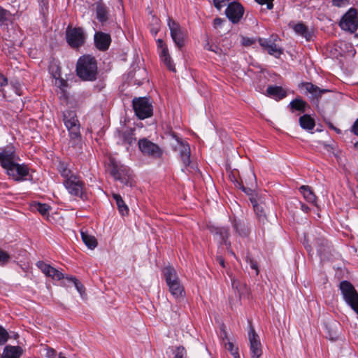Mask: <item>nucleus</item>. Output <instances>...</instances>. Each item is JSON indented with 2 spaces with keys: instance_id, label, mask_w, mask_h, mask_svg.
I'll return each mask as SVG.
<instances>
[{
  "instance_id": "nucleus-31",
  "label": "nucleus",
  "mask_w": 358,
  "mask_h": 358,
  "mask_svg": "<svg viewBox=\"0 0 358 358\" xmlns=\"http://www.w3.org/2000/svg\"><path fill=\"white\" fill-rule=\"evenodd\" d=\"M294 31L305 38L307 41H310L312 38V32L308 30V27L303 23H298L293 27Z\"/></svg>"
},
{
  "instance_id": "nucleus-13",
  "label": "nucleus",
  "mask_w": 358,
  "mask_h": 358,
  "mask_svg": "<svg viewBox=\"0 0 358 358\" xmlns=\"http://www.w3.org/2000/svg\"><path fill=\"white\" fill-rule=\"evenodd\" d=\"M208 229L211 234L219 239L220 243L225 245L229 252L234 255V253L230 250L231 242L228 240L230 235L229 229L224 227L210 226Z\"/></svg>"
},
{
  "instance_id": "nucleus-47",
  "label": "nucleus",
  "mask_w": 358,
  "mask_h": 358,
  "mask_svg": "<svg viewBox=\"0 0 358 358\" xmlns=\"http://www.w3.org/2000/svg\"><path fill=\"white\" fill-rule=\"evenodd\" d=\"M8 83L7 78L3 75L0 73V96L5 97L6 95L3 92V87Z\"/></svg>"
},
{
  "instance_id": "nucleus-42",
  "label": "nucleus",
  "mask_w": 358,
  "mask_h": 358,
  "mask_svg": "<svg viewBox=\"0 0 358 358\" xmlns=\"http://www.w3.org/2000/svg\"><path fill=\"white\" fill-rule=\"evenodd\" d=\"M10 259V255L7 252L0 249V266L6 265Z\"/></svg>"
},
{
  "instance_id": "nucleus-38",
  "label": "nucleus",
  "mask_w": 358,
  "mask_h": 358,
  "mask_svg": "<svg viewBox=\"0 0 358 358\" xmlns=\"http://www.w3.org/2000/svg\"><path fill=\"white\" fill-rule=\"evenodd\" d=\"M66 279L73 282L77 291L80 293L81 297H83L84 295L85 294V287L75 277H66Z\"/></svg>"
},
{
  "instance_id": "nucleus-55",
  "label": "nucleus",
  "mask_w": 358,
  "mask_h": 358,
  "mask_svg": "<svg viewBox=\"0 0 358 358\" xmlns=\"http://www.w3.org/2000/svg\"><path fill=\"white\" fill-rule=\"evenodd\" d=\"M355 135L358 136V118L355 120L350 129Z\"/></svg>"
},
{
  "instance_id": "nucleus-28",
  "label": "nucleus",
  "mask_w": 358,
  "mask_h": 358,
  "mask_svg": "<svg viewBox=\"0 0 358 358\" xmlns=\"http://www.w3.org/2000/svg\"><path fill=\"white\" fill-rule=\"evenodd\" d=\"M81 238L85 245L90 250H94L97 246V241L96 238L87 233V231L81 229Z\"/></svg>"
},
{
  "instance_id": "nucleus-33",
  "label": "nucleus",
  "mask_w": 358,
  "mask_h": 358,
  "mask_svg": "<svg viewBox=\"0 0 358 358\" xmlns=\"http://www.w3.org/2000/svg\"><path fill=\"white\" fill-rule=\"evenodd\" d=\"M169 292L172 294V296L178 299L180 297L183 296L184 295V288L181 285L180 282H175L174 283H172L169 285H168Z\"/></svg>"
},
{
  "instance_id": "nucleus-23",
  "label": "nucleus",
  "mask_w": 358,
  "mask_h": 358,
  "mask_svg": "<svg viewBox=\"0 0 358 358\" xmlns=\"http://www.w3.org/2000/svg\"><path fill=\"white\" fill-rule=\"evenodd\" d=\"M302 85L305 90L312 95L313 99H318L321 97L323 94L329 92L328 90L320 89L311 83H303Z\"/></svg>"
},
{
  "instance_id": "nucleus-53",
  "label": "nucleus",
  "mask_w": 358,
  "mask_h": 358,
  "mask_svg": "<svg viewBox=\"0 0 358 358\" xmlns=\"http://www.w3.org/2000/svg\"><path fill=\"white\" fill-rule=\"evenodd\" d=\"M46 357L48 358H57V352L52 348H48L46 352Z\"/></svg>"
},
{
  "instance_id": "nucleus-52",
  "label": "nucleus",
  "mask_w": 358,
  "mask_h": 358,
  "mask_svg": "<svg viewBox=\"0 0 358 358\" xmlns=\"http://www.w3.org/2000/svg\"><path fill=\"white\" fill-rule=\"evenodd\" d=\"M348 1L349 0H332V3L335 6L341 7L347 4Z\"/></svg>"
},
{
  "instance_id": "nucleus-14",
  "label": "nucleus",
  "mask_w": 358,
  "mask_h": 358,
  "mask_svg": "<svg viewBox=\"0 0 358 358\" xmlns=\"http://www.w3.org/2000/svg\"><path fill=\"white\" fill-rule=\"evenodd\" d=\"M357 13L355 10H350L345 13L340 22L342 29L349 31L351 33L355 32L358 27L357 20Z\"/></svg>"
},
{
  "instance_id": "nucleus-39",
  "label": "nucleus",
  "mask_w": 358,
  "mask_h": 358,
  "mask_svg": "<svg viewBox=\"0 0 358 358\" xmlns=\"http://www.w3.org/2000/svg\"><path fill=\"white\" fill-rule=\"evenodd\" d=\"M173 354V358H187V350L182 345L176 347Z\"/></svg>"
},
{
  "instance_id": "nucleus-45",
  "label": "nucleus",
  "mask_w": 358,
  "mask_h": 358,
  "mask_svg": "<svg viewBox=\"0 0 358 358\" xmlns=\"http://www.w3.org/2000/svg\"><path fill=\"white\" fill-rule=\"evenodd\" d=\"M204 48L207 50L212 51L216 54H220L222 50L220 48H219L217 45L211 44L209 42H207L205 45Z\"/></svg>"
},
{
  "instance_id": "nucleus-40",
  "label": "nucleus",
  "mask_w": 358,
  "mask_h": 358,
  "mask_svg": "<svg viewBox=\"0 0 358 358\" xmlns=\"http://www.w3.org/2000/svg\"><path fill=\"white\" fill-rule=\"evenodd\" d=\"M225 348L228 351L231 352V355L234 358H240L238 349L233 344V343L228 341L227 343H225Z\"/></svg>"
},
{
  "instance_id": "nucleus-50",
  "label": "nucleus",
  "mask_w": 358,
  "mask_h": 358,
  "mask_svg": "<svg viewBox=\"0 0 358 358\" xmlns=\"http://www.w3.org/2000/svg\"><path fill=\"white\" fill-rule=\"evenodd\" d=\"M257 3L261 5L266 4V8L268 10H271L273 8V0H255Z\"/></svg>"
},
{
  "instance_id": "nucleus-26",
  "label": "nucleus",
  "mask_w": 358,
  "mask_h": 358,
  "mask_svg": "<svg viewBox=\"0 0 358 358\" xmlns=\"http://www.w3.org/2000/svg\"><path fill=\"white\" fill-rule=\"evenodd\" d=\"M167 286L180 281L176 271L171 266H166L162 271Z\"/></svg>"
},
{
  "instance_id": "nucleus-19",
  "label": "nucleus",
  "mask_w": 358,
  "mask_h": 358,
  "mask_svg": "<svg viewBox=\"0 0 358 358\" xmlns=\"http://www.w3.org/2000/svg\"><path fill=\"white\" fill-rule=\"evenodd\" d=\"M252 203L254 211L258 220L259 224L264 227L268 223V219L265 210V203L260 201L259 202L256 199H250Z\"/></svg>"
},
{
  "instance_id": "nucleus-18",
  "label": "nucleus",
  "mask_w": 358,
  "mask_h": 358,
  "mask_svg": "<svg viewBox=\"0 0 358 358\" xmlns=\"http://www.w3.org/2000/svg\"><path fill=\"white\" fill-rule=\"evenodd\" d=\"M173 138L177 141L178 144L175 146V150L178 151L182 163L185 166L189 165L190 161V147L188 143L182 141L176 135H173Z\"/></svg>"
},
{
  "instance_id": "nucleus-60",
  "label": "nucleus",
  "mask_w": 358,
  "mask_h": 358,
  "mask_svg": "<svg viewBox=\"0 0 358 358\" xmlns=\"http://www.w3.org/2000/svg\"><path fill=\"white\" fill-rule=\"evenodd\" d=\"M59 87H65L67 86V83H66V81L62 79L59 81Z\"/></svg>"
},
{
  "instance_id": "nucleus-3",
  "label": "nucleus",
  "mask_w": 358,
  "mask_h": 358,
  "mask_svg": "<svg viewBox=\"0 0 358 358\" xmlns=\"http://www.w3.org/2000/svg\"><path fill=\"white\" fill-rule=\"evenodd\" d=\"M339 289L345 303L358 315V292L351 282L343 280Z\"/></svg>"
},
{
  "instance_id": "nucleus-11",
  "label": "nucleus",
  "mask_w": 358,
  "mask_h": 358,
  "mask_svg": "<svg viewBox=\"0 0 358 358\" xmlns=\"http://www.w3.org/2000/svg\"><path fill=\"white\" fill-rule=\"evenodd\" d=\"M168 26L170 29L171 36L178 48L185 45L186 33L180 25L175 20L169 17Z\"/></svg>"
},
{
  "instance_id": "nucleus-10",
  "label": "nucleus",
  "mask_w": 358,
  "mask_h": 358,
  "mask_svg": "<svg viewBox=\"0 0 358 358\" xmlns=\"http://www.w3.org/2000/svg\"><path fill=\"white\" fill-rule=\"evenodd\" d=\"M138 145L140 151L143 155L159 159L163 155V151L158 145L145 138L140 139L138 142Z\"/></svg>"
},
{
  "instance_id": "nucleus-15",
  "label": "nucleus",
  "mask_w": 358,
  "mask_h": 358,
  "mask_svg": "<svg viewBox=\"0 0 358 358\" xmlns=\"http://www.w3.org/2000/svg\"><path fill=\"white\" fill-rule=\"evenodd\" d=\"M248 338L250 341L251 358L260 357L262 355V345L259 336L256 334L252 327H250L248 332Z\"/></svg>"
},
{
  "instance_id": "nucleus-35",
  "label": "nucleus",
  "mask_w": 358,
  "mask_h": 358,
  "mask_svg": "<svg viewBox=\"0 0 358 358\" xmlns=\"http://www.w3.org/2000/svg\"><path fill=\"white\" fill-rule=\"evenodd\" d=\"M96 17L98 20L103 24L108 19V10L106 6L99 4L96 6Z\"/></svg>"
},
{
  "instance_id": "nucleus-51",
  "label": "nucleus",
  "mask_w": 358,
  "mask_h": 358,
  "mask_svg": "<svg viewBox=\"0 0 358 358\" xmlns=\"http://www.w3.org/2000/svg\"><path fill=\"white\" fill-rule=\"evenodd\" d=\"M248 262L250 268L255 271L256 275H257L259 274L257 263L252 259H250Z\"/></svg>"
},
{
  "instance_id": "nucleus-36",
  "label": "nucleus",
  "mask_w": 358,
  "mask_h": 358,
  "mask_svg": "<svg viewBox=\"0 0 358 358\" xmlns=\"http://www.w3.org/2000/svg\"><path fill=\"white\" fill-rule=\"evenodd\" d=\"M233 227L236 231L241 236L246 237L250 234V229L243 222H237L236 220H234L233 222Z\"/></svg>"
},
{
  "instance_id": "nucleus-9",
  "label": "nucleus",
  "mask_w": 358,
  "mask_h": 358,
  "mask_svg": "<svg viewBox=\"0 0 358 358\" xmlns=\"http://www.w3.org/2000/svg\"><path fill=\"white\" fill-rule=\"evenodd\" d=\"M277 35H271L268 38H258L260 46L268 52V54L279 58L283 53V50L278 45L276 42L279 41Z\"/></svg>"
},
{
  "instance_id": "nucleus-57",
  "label": "nucleus",
  "mask_w": 358,
  "mask_h": 358,
  "mask_svg": "<svg viewBox=\"0 0 358 358\" xmlns=\"http://www.w3.org/2000/svg\"><path fill=\"white\" fill-rule=\"evenodd\" d=\"M223 20L220 18V17H216L214 21H213V24H214V27H220L223 22Z\"/></svg>"
},
{
  "instance_id": "nucleus-48",
  "label": "nucleus",
  "mask_w": 358,
  "mask_h": 358,
  "mask_svg": "<svg viewBox=\"0 0 358 358\" xmlns=\"http://www.w3.org/2000/svg\"><path fill=\"white\" fill-rule=\"evenodd\" d=\"M231 0H213V5L218 10H220L227 3L229 4L231 2Z\"/></svg>"
},
{
  "instance_id": "nucleus-58",
  "label": "nucleus",
  "mask_w": 358,
  "mask_h": 358,
  "mask_svg": "<svg viewBox=\"0 0 358 358\" xmlns=\"http://www.w3.org/2000/svg\"><path fill=\"white\" fill-rule=\"evenodd\" d=\"M217 261L218 262V263L220 264V265L224 268L225 267V262H224V259L222 257L220 256V257H217Z\"/></svg>"
},
{
  "instance_id": "nucleus-59",
  "label": "nucleus",
  "mask_w": 358,
  "mask_h": 358,
  "mask_svg": "<svg viewBox=\"0 0 358 358\" xmlns=\"http://www.w3.org/2000/svg\"><path fill=\"white\" fill-rule=\"evenodd\" d=\"M157 43L158 48H161L162 50H163V48H164V46H166V45L164 43L162 39H158L157 41Z\"/></svg>"
},
{
  "instance_id": "nucleus-62",
  "label": "nucleus",
  "mask_w": 358,
  "mask_h": 358,
  "mask_svg": "<svg viewBox=\"0 0 358 358\" xmlns=\"http://www.w3.org/2000/svg\"><path fill=\"white\" fill-rule=\"evenodd\" d=\"M330 127L332 128L333 129H335V127L332 124L330 125Z\"/></svg>"
},
{
  "instance_id": "nucleus-63",
  "label": "nucleus",
  "mask_w": 358,
  "mask_h": 358,
  "mask_svg": "<svg viewBox=\"0 0 358 358\" xmlns=\"http://www.w3.org/2000/svg\"><path fill=\"white\" fill-rule=\"evenodd\" d=\"M355 147L358 148V142L355 144Z\"/></svg>"
},
{
  "instance_id": "nucleus-20",
  "label": "nucleus",
  "mask_w": 358,
  "mask_h": 358,
  "mask_svg": "<svg viewBox=\"0 0 358 358\" xmlns=\"http://www.w3.org/2000/svg\"><path fill=\"white\" fill-rule=\"evenodd\" d=\"M36 266L46 276L50 277L54 280H59L64 278L62 272L42 261H38L36 263Z\"/></svg>"
},
{
  "instance_id": "nucleus-54",
  "label": "nucleus",
  "mask_w": 358,
  "mask_h": 358,
  "mask_svg": "<svg viewBox=\"0 0 358 358\" xmlns=\"http://www.w3.org/2000/svg\"><path fill=\"white\" fill-rule=\"evenodd\" d=\"M13 89L15 90V92L18 96H20L22 94V90L20 84L19 83H16L13 85Z\"/></svg>"
},
{
  "instance_id": "nucleus-5",
  "label": "nucleus",
  "mask_w": 358,
  "mask_h": 358,
  "mask_svg": "<svg viewBox=\"0 0 358 358\" xmlns=\"http://www.w3.org/2000/svg\"><path fill=\"white\" fill-rule=\"evenodd\" d=\"M86 36L80 27L68 26L66 29V40L68 45L74 49L79 48L85 43Z\"/></svg>"
},
{
  "instance_id": "nucleus-44",
  "label": "nucleus",
  "mask_w": 358,
  "mask_h": 358,
  "mask_svg": "<svg viewBox=\"0 0 358 358\" xmlns=\"http://www.w3.org/2000/svg\"><path fill=\"white\" fill-rule=\"evenodd\" d=\"M9 338L8 331L0 325V345H4Z\"/></svg>"
},
{
  "instance_id": "nucleus-25",
  "label": "nucleus",
  "mask_w": 358,
  "mask_h": 358,
  "mask_svg": "<svg viewBox=\"0 0 358 358\" xmlns=\"http://www.w3.org/2000/svg\"><path fill=\"white\" fill-rule=\"evenodd\" d=\"M161 61L164 64L167 69L173 72L176 71L175 64L169 53L167 46H164L159 54Z\"/></svg>"
},
{
  "instance_id": "nucleus-16",
  "label": "nucleus",
  "mask_w": 358,
  "mask_h": 358,
  "mask_svg": "<svg viewBox=\"0 0 358 358\" xmlns=\"http://www.w3.org/2000/svg\"><path fill=\"white\" fill-rule=\"evenodd\" d=\"M135 129L131 128L122 127L117 129L116 136L118 138V143L121 145H131L136 141L134 134Z\"/></svg>"
},
{
  "instance_id": "nucleus-29",
  "label": "nucleus",
  "mask_w": 358,
  "mask_h": 358,
  "mask_svg": "<svg viewBox=\"0 0 358 358\" xmlns=\"http://www.w3.org/2000/svg\"><path fill=\"white\" fill-rule=\"evenodd\" d=\"M299 192L303 198L309 203L316 205V196L311 188L308 185H302L299 187Z\"/></svg>"
},
{
  "instance_id": "nucleus-4",
  "label": "nucleus",
  "mask_w": 358,
  "mask_h": 358,
  "mask_svg": "<svg viewBox=\"0 0 358 358\" xmlns=\"http://www.w3.org/2000/svg\"><path fill=\"white\" fill-rule=\"evenodd\" d=\"M132 106L136 115L140 120L151 117L153 114L152 103L147 97H135L132 101Z\"/></svg>"
},
{
  "instance_id": "nucleus-49",
  "label": "nucleus",
  "mask_w": 358,
  "mask_h": 358,
  "mask_svg": "<svg viewBox=\"0 0 358 358\" xmlns=\"http://www.w3.org/2000/svg\"><path fill=\"white\" fill-rule=\"evenodd\" d=\"M242 44L244 46H250L256 43V39L253 38L242 37Z\"/></svg>"
},
{
  "instance_id": "nucleus-12",
  "label": "nucleus",
  "mask_w": 358,
  "mask_h": 358,
  "mask_svg": "<svg viewBox=\"0 0 358 358\" xmlns=\"http://www.w3.org/2000/svg\"><path fill=\"white\" fill-rule=\"evenodd\" d=\"M243 14V6L236 1L230 2L225 10L226 16L233 24L238 23L242 19Z\"/></svg>"
},
{
  "instance_id": "nucleus-30",
  "label": "nucleus",
  "mask_w": 358,
  "mask_h": 358,
  "mask_svg": "<svg viewBox=\"0 0 358 358\" xmlns=\"http://www.w3.org/2000/svg\"><path fill=\"white\" fill-rule=\"evenodd\" d=\"M315 245L316 246L317 250L321 258L322 257H325L326 254L328 252L329 249V243L326 239L324 238H317L315 241Z\"/></svg>"
},
{
  "instance_id": "nucleus-27",
  "label": "nucleus",
  "mask_w": 358,
  "mask_h": 358,
  "mask_svg": "<svg viewBox=\"0 0 358 358\" xmlns=\"http://www.w3.org/2000/svg\"><path fill=\"white\" fill-rule=\"evenodd\" d=\"M267 94L277 100H280L287 96V92L280 86H268L266 90Z\"/></svg>"
},
{
  "instance_id": "nucleus-56",
  "label": "nucleus",
  "mask_w": 358,
  "mask_h": 358,
  "mask_svg": "<svg viewBox=\"0 0 358 358\" xmlns=\"http://www.w3.org/2000/svg\"><path fill=\"white\" fill-rule=\"evenodd\" d=\"M298 203L301 206V209L304 212V213H308L310 210V208L306 205L305 203L299 201H297Z\"/></svg>"
},
{
  "instance_id": "nucleus-7",
  "label": "nucleus",
  "mask_w": 358,
  "mask_h": 358,
  "mask_svg": "<svg viewBox=\"0 0 358 358\" xmlns=\"http://www.w3.org/2000/svg\"><path fill=\"white\" fill-rule=\"evenodd\" d=\"M64 185L71 195L78 196L83 200L87 198L85 183L78 176H71L69 179L64 180Z\"/></svg>"
},
{
  "instance_id": "nucleus-61",
  "label": "nucleus",
  "mask_w": 358,
  "mask_h": 358,
  "mask_svg": "<svg viewBox=\"0 0 358 358\" xmlns=\"http://www.w3.org/2000/svg\"><path fill=\"white\" fill-rule=\"evenodd\" d=\"M338 134H339L341 132V130L339 129H337L335 127V129H334Z\"/></svg>"
},
{
  "instance_id": "nucleus-32",
  "label": "nucleus",
  "mask_w": 358,
  "mask_h": 358,
  "mask_svg": "<svg viewBox=\"0 0 358 358\" xmlns=\"http://www.w3.org/2000/svg\"><path fill=\"white\" fill-rule=\"evenodd\" d=\"M299 121L300 126L306 130H311L315 126L314 119L307 114L301 116Z\"/></svg>"
},
{
  "instance_id": "nucleus-21",
  "label": "nucleus",
  "mask_w": 358,
  "mask_h": 358,
  "mask_svg": "<svg viewBox=\"0 0 358 358\" xmlns=\"http://www.w3.org/2000/svg\"><path fill=\"white\" fill-rule=\"evenodd\" d=\"M94 38L95 45L98 50L106 51L108 49L111 43L110 34L98 31L95 33Z\"/></svg>"
},
{
  "instance_id": "nucleus-8",
  "label": "nucleus",
  "mask_w": 358,
  "mask_h": 358,
  "mask_svg": "<svg viewBox=\"0 0 358 358\" xmlns=\"http://www.w3.org/2000/svg\"><path fill=\"white\" fill-rule=\"evenodd\" d=\"M7 174L12 177L15 181L20 182L27 180L26 177L29 175V168L24 164H17L13 161L3 168Z\"/></svg>"
},
{
  "instance_id": "nucleus-6",
  "label": "nucleus",
  "mask_w": 358,
  "mask_h": 358,
  "mask_svg": "<svg viewBox=\"0 0 358 358\" xmlns=\"http://www.w3.org/2000/svg\"><path fill=\"white\" fill-rule=\"evenodd\" d=\"M110 173L115 180H119L124 186L131 187L133 185V179L129 170L123 166H119L117 162L111 161Z\"/></svg>"
},
{
  "instance_id": "nucleus-43",
  "label": "nucleus",
  "mask_w": 358,
  "mask_h": 358,
  "mask_svg": "<svg viewBox=\"0 0 358 358\" xmlns=\"http://www.w3.org/2000/svg\"><path fill=\"white\" fill-rule=\"evenodd\" d=\"M231 180L234 183L235 186L237 188H239V189H242L247 194H252V190L251 188H248V187H244V185L242 184V182H239L235 178L234 179H231Z\"/></svg>"
},
{
  "instance_id": "nucleus-2",
  "label": "nucleus",
  "mask_w": 358,
  "mask_h": 358,
  "mask_svg": "<svg viewBox=\"0 0 358 358\" xmlns=\"http://www.w3.org/2000/svg\"><path fill=\"white\" fill-rule=\"evenodd\" d=\"M63 121L69 131L70 143L76 146L80 143L81 135L80 131V124L76 113L73 110H65L63 113Z\"/></svg>"
},
{
  "instance_id": "nucleus-22",
  "label": "nucleus",
  "mask_w": 358,
  "mask_h": 358,
  "mask_svg": "<svg viewBox=\"0 0 358 358\" xmlns=\"http://www.w3.org/2000/svg\"><path fill=\"white\" fill-rule=\"evenodd\" d=\"M23 354L20 346L6 345L0 358H20Z\"/></svg>"
},
{
  "instance_id": "nucleus-1",
  "label": "nucleus",
  "mask_w": 358,
  "mask_h": 358,
  "mask_svg": "<svg viewBox=\"0 0 358 358\" xmlns=\"http://www.w3.org/2000/svg\"><path fill=\"white\" fill-rule=\"evenodd\" d=\"M76 74L84 81H94L98 76V66L96 59L91 55L80 57L76 64Z\"/></svg>"
},
{
  "instance_id": "nucleus-41",
  "label": "nucleus",
  "mask_w": 358,
  "mask_h": 358,
  "mask_svg": "<svg viewBox=\"0 0 358 358\" xmlns=\"http://www.w3.org/2000/svg\"><path fill=\"white\" fill-rule=\"evenodd\" d=\"M36 210L42 215H46L49 213L50 206L46 203H37L36 204Z\"/></svg>"
},
{
  "instance_id": "nucleus-24",
  "label": "nucleus",
  "mask_w": 358,
  "mask_h": 358,
  "mask_svg": "<svg viewBox=\"0 0 358 358\" xmlns=\"http://www.w3.org/2000/svg\"><path fill=\"white\" fill-rule=\"evenodd\" d=\"M289 106L290 107V109L292 113L294 111L304 113L306 110V108H309V105L308 104V103L300 96H298L296 99H293L289 103Z\"/></svg>"
},
{
  "instance_id": "nucleus-46",
  "label": "nucleus",
  "mask_w": 358,
  "mask_h": 358,
  "mask_svg": "<svg viewBox=\"0 0 358 358\" xmlns=\"http://www.w3.org/2000/svg\"><path fill=\"white\" fill-rule=\"evenodd\" d=\"M10 12L0 6V22H4L8 20Z\"/></svg>"
},
{
  "instance_id": "nucleus-37",
  "label": "nucleus",
  "mask_w": 358,
  "mask_h": 358,
  "mask_svg": "<svg viewBox=\"0 0 358 358\" xmlns=\"http://www.w3.org/2000/svg\"><path fill=\"white\" fill-rule=\"evenodd\" d=\"M58 170L61 176L65 180L69 179L71 176H76L72 173L71 170H70L64 163H59Z\"/></svg>"
},
{
  "instance_id": "nucleus-17",
  "label": "nucleus",
  "mask_w": 358,
  "mask_h": 358,
  "mask_svg": "<svg viewBox=\"0 0 358 358\" xmlns=\"http://www.w3.org/2000/svg\"><path fill=\"white\" fill-rule=\"evenodd\" d=\"M16 159L15 149L11 144L0 148V164L3 169Z\"/></svg>"
},
{
  "instance_id": "nucleus-64",
  "label": "nucleus",
  "mask_w": 358,
  "mask_h": 358,
  "mask_svg": "<svg viewBox=\"0 0 358 358\" xmlns=\"http://www.w3.org/2000/svg\"><path fill=\"white\" fill-rule=\"evenodd\" d=\"M252 358H260V357H252Z\"/></svg>"
},
{
  "instance_id": "nucleus-34",
  "label": "nucleus",
  "mask_w": 358,
  "mask_h": 358,
  "mask_svg": "<svg viewBox=\"0 0 358 358\" xmlns=\"http://www.w3.org/2000/svg\"><path fill=\"white\" fill-rule=\"evenodd\" d=\"M113 198L115 199L116 202V205L117 206L118 210L120 213L122 215H127L129 213V208L125 204L123 201L122 196L118 194H113Z\"/></svg>"
}]
</instances>
